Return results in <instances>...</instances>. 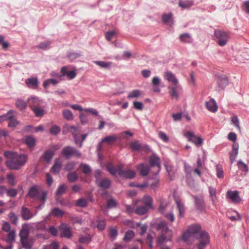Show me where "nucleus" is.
<instances>
[{
  "label": "nucleus",
  "mask_w": 249,
  "mask_h": 249,
  "mask_svg": "<svg viewBox=\"0 0 249 249\" xmlns=\"http://www.w3.org/2000/svg\"><path fill=\"white\" fill-rule=\"evenodd\" d=\"M150 170L153 169V174L157 175L160 171V159L155 155L150 157L149 159Z\"/></svg>",
  "instance_id": "7"
},
{
  "label": "nucleus",
  "mask_w": 249,
  "mask_h": 249,
  "mask_svg": "<svg viewBox=\"0 0 249 249\" xmlns=\"http://www.w3.org/2000/svg\"><path fill=\"white\" fill-rule=\"evenodd\" d=\"M60 235L61 237L69 238L71 237L72 233L70 227L66 224H62L60 227Z\"/></svg>",
  "instance_id": "12"
},
{
  "label": "nucleus",
  "mask_w": 249,
  "mask_h": 249,
  "mask_svg": "<svg viewBox=\"0 0 249 249\" xmlns=\"http://www.w3.org/2000/svg\"><path fill=\"white\" fill-rule=\"evenodd\" d=\"M134 236V233L132 231H127L125 234L124 237V240L125 241H129L131 238H132Z\"/></svg>",
  "instance_id": "54"
},
{
  "label": "nucleus",
  "mask_w": 249,
  "mask_h": 249,
  "mask_svg": "<svg viewBox=\"0 0 249 249\" xmlns=\"http://www.w3.org/2000/svg\"><path fill=\"white\" fill-rule=\"evenodd\" d=\"M217 83L220 88L224 89L228 85V80L226 76H224L219 78Z\"/></svg>",
  "instance_id": "39"
},
{
  "label": "nucleus",
  "mask_w": 249,
  "mask_h": 249,
  "mask_svg": "<svg viewBox=\"0 0 249 249\" xmlns=\"http://www.w3.org/2000/svg\"><path fill=\"white\" fill-rule=\"evenodd\" d=\"M14 113H12L11 114V118L8 119L9 121L8 126L9 127H16L18 124H19V122L18 121L14 115Z\"/></svg>",
  "instance_id": "37"
},
{
  "label": "nucleus",
  "mask_w": 249,
  "mask_h": 249,
  "mask_svg": "<svg viewBox=\"0 0 249 249\" xmlns=\"http://www.w3.org/2000/svg\"><path fill=\"white\" fill-rule=\"evenodd\" d=\"M75 162L74 161H70L67 163L65 166V169L67 171H70L74 169L75 166Z\"/></svg>",
  "instance_id": "59"
},
{
  "label": "nucleus",
  "mask_w": 249,
  "mask_h": 249,
  "mask_svg": "<svg viewBox=\"0 0 249 249\" xmlns=\"http://www.w3.org/2000/svg\"><path fill=\"white\" fill-rule=\"evenodd\" d=\"M8 217L13 224H16L17 223L18 218L14 213H10L8 214Z\"/></svg>",
  "instance_id": "51"
},
{
  "label": "nucleus",
  "mask_w": 249,
  "mask_h": 249,
  "mask_svg": "<svg viewBox=\"0 0 249 249\" xmlns=\"http://www.w3.org/2000/svg\"><path fill=\"white\" fill-rule=\"evenodd\" d=\"M200 230L201 227L198 225L190 226L182 235V239L189 244H192L197 239V249H204L210 243V236L205 231L200 232Z\"/></svg>",
  "instance_id": "1"
},
{
  "label": "nucleus",
  "mask_w": 249,
  "mask_h": 249,
  "mask_svg": "<svg viewBox=\"0 0 249 249\" xmlns=\"http://www.w3.org/2000/svg\"><path fill=\"white\" fill-rule=\"evenodd\" d=\"M7 179L8 183L10 185H13L16 184L15 178L12 174L7 175Z\"/></svg>",
  "instance_id": "61"
},
{
  "label": "nucleus",
  "mask_w": 249,
  "mask_h": 249,
  "mask_svg": "<svg viewBox=\"0 0 249 249\" xmlns=\"http://www.w3.org/2000/svg\"><path fill=\"white\" fill-rule=\"evenodd\" d=\"M12 113H16V112L14 111V110H10L8 111L7 112V113L0 116V123L2 122L3 121H6V120H8V119H10L11 118L10 115Z\"/></svg>",
  "instance_id": "43"
},
{
  "label": "nucleus",
  "mask_w": 249,
  "mask_h": 249,
  "mask_svg": "<svg viewBox=\"0 0 249 249\" xmlns=\"http://www.w3.org/2000/svg\"><path fill=\"white\" fill-rule=\"evenodd\" d=\"M210 195L211 197V199L213 202H214L216 197V190L215 189L210 187L209 188Z\"/></svg>",
  "instance_id": "52"
},
{
  "label": "nucleus",
  "mask_w": 249,
  "mask_h": 249,
  "mask_svg": "<svg viewBox=\"0 0 249 249\" xmlns=\"http://www.w3.org/2000/svg\"><path fill=\"white\" fill-rule=\"evenodd\" d=\"M148 210H149V209L144 205L140 206L135 209V212L137 214L143 215L146 213Z\"/></svg>",
  "instance_id": "34"
},
{
  "label": "nucleus",
  "mask_w": 249,
  "mask_h": 249,
  "mask_svg": "<svg viewBox=\"0 0 249 249\" xmlns=\"http://www.w3.org/2000/svg\"><path fill=\"white\" fill-rule=\"evenodd\" d=\"M117 140V137L116 135H109L105 137L102 139V142H104L108 145H111L115 142Z\"/></svg>",
  "instance_id": "28"
},
{
  "label": "nucleus",
  "mask_w": 249,
  "mask_h": 249,
  "mask_svg": "<svg viewBox=\"0 0 249 249\" xmlns=\"http://www.w3.org/2000/svg\"><path fill=\"white\" fill-rule=\"evenodd\" d=\"M35 215V213L34 214L32 213L29 209L25 207H22L21 209V215L24 220H29Z\"/></svg>",
  "instance_id": "18"
},
{
  "label": "nucleus",
  "mask_w": 249,
  "mask_h": 249,
  "mask_svg": "<svg viewBox=\"0 0 249 249\" xmlns=\"http://www.w3.org/2000/svg\"><path fill=\"white\" fill-rule=\"evenodd\" d=\"M62 153L65 157L67 159L73 156L78 158L81 156V154L79 151L71 146H66L63 148Z\"/></svg>",
  "instance_id": "6"
},
{
  "label": "nucleus",
  "mask_w": 249,
  "mask_h": 249,
  "mask_svg": "<svg viewBox=\"0 0 249 249\" xmlns=\"http://www.w3.org/2000/svg\"><path fill=\"white\" fill-rule=\"evenodd\" d=\"M137 202H141L149 209L152 208V199L148 195H145L141 200H138Z\"/></svg>",
  "instance_id": "20"
},
{
  "label": "nucleus",
  "mask_w": 249,
  "mask_h": 249,
  "mask_svg": "<svg viewBox=\"0 0 249 249\" xmlns=\"http://www.w3.org/2000/svg\"><path fill=\"white\" fill-rule=\"evenodd\" d=\"M58 83V81L53 78L48 79L45 81L43 83V87L45 88H47L49 85L52 84L53 85H56Z\"/></svg>",
  "instance_id": "46"
},
{
  "label": "nucleus",
  "mask_w": 249,
  "mask_h": 249,
  "mask_svg": "<svg viewBox=\"0 0 249 249\" xmlns=\"http://www.w3.org/2000/svg\"><path fill=\"white\" fill-rule=\"evenodd\" d=\"M88 202L87 199L81 198L76 200V204L80 207H85L87 205Z\"/></svg>",
  "instance_id": "49"
},
{
  "label": "nucleus",
  "mask_w": 249,
  "mask_h": 249,
  "mask_svg": "<svg viewBox=\"0 0 249 249\" xmlns=\"http://www.w3.org/2000/svg\"><path fill=\"white\" fill-rule=\"evenodd\" d=\"M184 136L188 138V141L194 143L197 146L201 145L203 143L202 139L200 137L196 136L193 132H187Z\"/></svg>",
  "instance_id": "10"
},
{
  "label": "nucleus",
  "mask_w": 249,
  "mask_h": 249,
  "mask_svg": "<svg viewBox=\"0 0 249 249\" xmlns=\"http://www.w3.org/2000/svg\"><path fill=\"white\" fill-rule=\"evenodd\" d=\"M26 86L30 89H36L38 87V81L37 77H32L25 80Z\"/></svg>",
  "instance_id": "15"
},
{
  "label": "nucleus",
  "mask_w": 249,
  "mask_h": 249,
  "mask_svg": "<svg viewBox=\"0 0 249 249\" xmlns=\"http://www.w3.org/2000/svg\"><path fill=\"white\" fill-rule=\"evenodd\" d=\"M164 79L171 83L173 85L178 84V81L175 75L171 71H167L164 73Z\"/></svg>",
  "instance_id": "14"
},
{
  "label": "nucleus",
  "mask_w": 249,
  "mask_h": 249,
  "mask_svg": "<svg viewBox=\"0 0 249 249\" xmlns=\"http://www.w3.org/2000/svg\"><path fill=\"white\" fill-rule=\"evenodd\" d=\"M133 106L136 109L139 110H142L143 107V105L141 102H134Z\"/></svg>",
  "instance_id": "62"
},
{
  "label": "nucleus",
  "mask_w": 249,
  "mask_h": 249,
  "mask_svg": "<svg viewBox=\"0 0 249 249\" xmlns=\"http://www.w3.org/2000/svg\"><path fill=\"white\" fill-rule=\"evenodd\" d=\"M66 185L65 184H62L59 186L56 191L57 195H61L65 193L66 189Z\"/></svg>",
  "instance_id": "56"
},
{
  "label": "nucleus",
  "mask_w": 249,
  "mask_h": 249,
  "mask_svg": "<svg viewBox=\"0 0 249 249\" xmlns=\"http://www.w3.org/2000/svg\"><path fill=\"white\" fill-rule=\"evenodd\" d=\"M45 107L41 104L37 107L33 108L32 110L35 114L36 116L38 117H42L45 113Z\"/></svg>",
  "instance_id": "21"
},
{
  "label": "nucleus",
  "mask_w": 249,
  "mask_h": 249,
  "mask_svg": "<svg viewBox=\"0 0 249 249\" xmlns=\"http://www.w3.org/2000/svg\"><path fill=\"white\" fill-rule=\"evenodd\" d=\"M169 207V205L167 202L165 200H162L160 202V206L159 208V211L162 214H165L166 210Z\"/></svg>",
  "instance_id": "32"
},
{
  "label": "nucleus",
  "mask_w": 249,
  "mask_h": 249,
  "mask_svg": "<svg viewBox=\"0 0 249 249\" xmlns=\"http://www.w3.org/2000/svg\"><path fill=\"white\" fill-rule=\"evenodd\" d=\"M177 208L178 211V216L181 218L183 216L185 212L184 205L179 201H177Z\"/></svg>",
  "instance_id": "38"
},
{
  "label": "nucleus",
  "mask_w": 249,
  "mask_h": 249,
  "mask_svg": "<svg viewBox=\"0 0 249 249\" xmlns=\"http://www.w3.org/2000/svg\"><path fill=\"white\" fill-rule=\"evenodd\" d=\"M93 63L103 69H108L111 68L112 63L111 62L103 61H94Z\"/></svg>",
  "instance_id": "27"
},
{
  "label": "nucleus",
  "mask_w": 249,
  "mask_h": 249,
  "mask_svg": "<svg viewBox=\"0 0 249 249\" xmlns=\"http://www.w3.org/2000/svg\"><path fill=\"white\" fill-rule=\"evenodd\" d=\"M106 225V221L103 218L99 217L97 220V227L100 230H104Z\"/></svg>",
  "instance_id": "41"
},
{
  "label": "nucleus",
  "mask_w": 249,
  "mask_h": 249,
  "mask_svg": "<svg viewBox=\"0 0 249 249\" xmlns=\"http://www.w3.org/2000/svg\"><path fill=\"white\" fill-rule=\"evenodd\" d=\"M206 108L211 112H215L218 109V106L215 101L213 99H211L209 101L206 102Z\"/></svg>",
  "instance_id": "17"
},
{
  "label": "nucleus",
  "mask_w": 249,
  "mask_h": 249,
  "mask_svg": "<svg viewBox=\"0 0 249 249\" xmlns=\"http://www.w3.org/2000/svg\"><path fill=\"white\" fill-rule=\"evenodd\" d=\"M25 141L27 145L30 147L33 146L36 143L35 139L32 136L27 137L25 138Z\"/></svg>",
  "instance_id": "44"
},
{
  "label": "nucleus",
  "mask_w": 249,
  "mask_h": 249,
  "mask_svg": "<svg viewBox=\"0 0 249 249\" xmlns=\"http://www.w3.org/2000/svg\"><path fill=\"white\" fill-rule=\"evenodd\" d=\"M80 167L82 168L83 172L86 174H88L91 172V168L86 164H81Z\"/></svg>",
  "instance_id": "55"
},
{
  "label": "nucleus",
  "mask_w": 249,
  "mask_h": 249,
  "mask_svg": "<svg viewBox=\"0 0 249 249\" xmlns=\"http://www.w3.org/2000/svg\"><path fill=\"white\" fill-rule=\"evenodd\" d=\"M4 156L10 159L6 162V165L11 169H20L25 164L27 160V156L25 154H20L18 156L15 152L5 151Z\"/></svg>",
  "instance_id": "2"
},
{
  "label": "nucleus",
  "mask_w": 249,
  "mask_h": 249,
  "mask_svg": "<svg viewBox=\"0 0 249 249\" xmlns=\"http://www.w3.org/2000/svg\"><path fill=\"white\" fill-rule=\"evenodd\" d=\"M15 231L14 230H12L10 231H9V233L7 237V240L10 242H12L15 241Z\"/></svg>",
  "instance_id": "48"
},
{
  "label": "nucleus",
  "mask_w": 249,
  "mask_h": 249,
  "mask_svg": "<svg viewBox=\"0 0 249 249\" xmlns=\"http://www.w3.org/2000/svg\"><path fill=\"white\" fill-rule=\"evenodd\" d=\"M117 204L116 201L111 198L107 200V207L108 208H113L117 206Z\"/></svg>",
  "instance_id": "53"
},
{
  "label": "nucleus",
  "mask_w": 249,
  "mask_h": 249,
  "mask_svg": "<svg viewBox=\"0 0 249 249\" xmlns=\"http://www.w3.org/2000/svg\"><path fill=\"white\" fill-rule=\"evenodd\" d=\"M62 114L63 117L68 121L72 120L73 115L71 111L69 109H64L63 110Z\"/></svg>",
  "instance_id": "36"
},
{
  "label": "nucleus",
  "mask_w": 249,
  "mask_h": 249,
  "mask_svg": "<svg viewBox=\"0 0 249 249\" xmlns=\"http://www.w3.org/2000/svg\"><path fill=\"white\" fill-rule=\"evenodd\" d=\"M90 237L89 235H86L85 236H81L79 238V242L81 243H88L90 241Z\"/></svg>",
  "instance_id": "58"
},
{
  "label": "nucleus",
  "mask_w": 249,
  "mask_h": 249,
  "mask_svg": "<svg viewBox=\"0 0 249 249\" xmlns=\"http://www.w3.org/2000/svg\"><path fill=\"white\" fill-rule=\"evenodd\" d=\"M228 197L231 201L235 203H239L241 201V198L239 196V192L237 191H228L227 193Z\"/></svg>",
  "instance_id": "13"
},
{
  "label": "nucleus",
  "mask_w": 249,
  "mask_h": 249,
  "mask_svg": "<svg viewBox=\"0 0 249 249\" xmlns=\"http://www.w3.org/2000/svg\"><path fill=\"white\" fill-rule=\"evenodd\" d=\"M60 131V128L57 125H53L50 128V133L52 135H56Z\"/></svg>",
  "instance_id": "57"
},
{
  "label": "nucleus",
  "mask_w": 249,
  "mask_h": 249,
  "mask_svg": "<svg viewBox=\"0 0 249 249\" xmlns=\"http://www.w3.org/2000/svg\"><path fill=\"white\" fill-rule=\"evenodd\" d=\"M170 89L169 93L172 98L177 100L178 98V92L180 89V86L178 84L173 85L169 88Z\"/></svg>",
  "instance_id": "16"
},
{
  "label": "nucleus",
  "mask_w": 249,
  "mask_h": 249,
  "mask_svg": "<svg viewBox=\"0 0 249 249\" xmlns=\"http://www.w3.org/2000/svg\"><path fill=\"white\" fill-rule=\"evenodd\" d=\"M53 155L54 152L52 150H48L44 153L41 158L43 159L47 162L49 163Z\"/></svg>",
  "instance_id": "26"
},
{
  "label": "nucleus",
  "mask_w": 249,
  "mask_h": 249,
  "mask_svg": "<svg viewBox=\"0 0 249 249\" xmlns=\"http://www.w3.org/2000/svg\"><path fill=\"white\" fill-rule=\"evenodd\" d=\"M68 130L73 135L75 144H78L79 142V138L77 136L79 133L78 128L74 126H70L68 128Z\"/></svg>",
  "instance_id": "25"
},
{
  "label": "nucleus",
  "mask_w": 249,
  "mask_h": 249,
  "mask_svg": "<svg viewBox=\"0 0 249 249\" xmlns=\"http://www.w3.org/2000/svg\"><path fill=\"white\" fill-rule=\"evenodd\" d=\"M123 166L120 164L118 166V174L121 177L131 179L136 176V173L134 171L130 169L123 170Z\"/></svg>",
  "instance_id": "8"
},
{
  "label": "nucleus",
  "mask_w": 249,
  "mask_h": 249,
  "mask_svg": "<svg viewBox=\"0 0 249 249\" xmlns=\"http://www.w3.org/2000/svg\"><path fill=\"white\" fill-rule=\"evenodd\" d=\"M142 94V91L139 89L133 90L129 92L127 97L129 99L138 98Z\"/></svg>",
  "instance_id": "31"
},
{
  "label": "nucleus",
  "mask_w": 249,
  "mask_h": 249,
  "mask_svg": "<svg viewBox=\"0 0 249 249\" xmlns=\"http://www.w3.org/2000/svg\"><path fill=\"white\" fill-rule=\"evenodd\" d=\"M137 201L135 203H134L131 205H126V211L128 213H132L135 211V205L137 203Z\"/></svg>",
  "instance_id": "64"
},
{
  "label": "nucleus",
  "mask_w": 249,
  "mask_h": 249,
  "mask_svg": "<svg viewBox=\"0 0 249 249\" xmlns=\"http://www.w3.org/2000/svg\"><path fill=\"white\" fill-rule=\"evenodd\" d=\"M68 179L70 182H74L78 178L77 174L75 172H71L68 174Z\"/></svg>",
  "instance_id": "47"
},
{
  "label": "nucleus",
  "mask_w": 249,
  "mask_h": 249,
  "mask_svg": "<svg viewBox=\"0 0 249 249\" xmlns=\"http://www.w3.org/2000/svg\"><path fill=\"white\" fill-rule=\"evenodd\" d=\"M62 167V161L60 159H56L54 163L51 168V171L54 174H58Z\"/></svg>",
  "instance_id": "24"
},
{
  "label": "nucleus",
  "mask_w": 249,
  "mask_h": 249,
  "mask_svg": "<svg viewBox=\"0 0 249 249\" xmlns=\"http://www.w3.org/2000/svg\"><path fill=\"white\" fill-rule=\"evenodd\" d=\"M178 5L179 6L181 7L182 9H185L192 6L193 5V2L188 0L184 1L179 0Z\"/></svg>",
  "instance_id": "40"
},
{
  "label": "nucleus",
  "mask_w": 249,
  "mask_h": 249,
  "mask_svg": "<svg viewBox=\"0 0 249 249\" xmlns=\"http://www.w3.org/2000/svg\"><path fill=\"white\" fill-rule=\"evenodd\" d=\"M130 226L132 228H139L140 233L141 235L145 233L147 229V226L146 224H141L140 223L136 222L132 223Z\"/></svg>",
  "instance_id": "23"
},
{
  "label": "nucleus",
  "mask_w": 249,
  "mask_h": 249,
  "mask_svg": "<svg viewBox=\"0 0 249 249\" xmlns=\"http://www.w3.org/2000/svg\"><path fill=\"white\" fill-rule=\"evenodd\" d=\"M15 105L16 106L21 110H23L27 107V103L20 99H18L16 101Z\"/></svg>",
  "instance_id": "30"
},
{
  "label": "nucleus",
  "mask_w": 249,
  "mask_h": 249,
  "mask_svg": "<svg viewBox=\"0 0 249 249\" xmlns=\"http://www.w3.org/2000/svg\"><path fill=\"white\" fill-rule=\"evenodd\" d=\"M215 35L216 38V42L220 46H225L229 39L228 35L225 32L221 30L215 31Z\"/></svg>",
  "instance_id": "5"
},
{
  "label": "nucleus",
  "mask_w": 249,
  "mask_h": 249,
  "mask_svg": "<svg viewBox=\"0 0 249 249\" xmlns=\"http://www.w3.org/2000/svg\"><path fill=\"white\" fill-rule=\"evenodd\" d=\"M64 214V212L58 208H54L52 210L50 215L54 217H62Z\"/></svg>",
  "instance_id": "33"
},
{
  "label": "nucleus",
  "mask_w": 249,
  "mask_h": 249,
  "mask_svg": "<svg viewBox=\"0 0 249 249\" xmlns=\"http://www.w3.org/2000/svg\"><path fill=\"white\" fill-rule=\"evenodd\" d=\"M29 235V231L28 230L26 229H22L19 232V236L20 238V241L27 239Z\"/></svg>",
  "instance_id": "45"
},
{
  "label": "nucleus",
  "mask_w": 249,
  "mask_h": 249,
  "mask_svg": "<svg viewBox=\"0 0 249 249\" xmlns=\"http://www.w3.org/2000/svg\"><path fill=\"white\" fill-rule=\"evenodd\" d=\"M27 195L30 198L43 200V201L47 198V192L45 191H39L36 186L30 187Z\"/></svg>",
  "instance_id": "4"
},
{
  "label": "nucleus",
  "mask_w": 249,
  "mask_h": 249,
  "mask_svg": "<svg viewBox=\"0 0 249 249\" xmlns=\"http://www.w3.org/2000/svg\"><path fill=\"white\" fill-rule=\"evenodd\" d=\"M130 147L133 151H144L146 152H148L150 151V149L147 145L142 144L137 140L132 141L130 143Z\"/></svg>",
  "instance_id": "9"
},
{
  "label": "nucleus",
  "mask_w": 249,
  "mask_h": 249,
  "mask_svg": "<svg viewBox=\"0 0 249 249\" xmlns=\"http://www.w3.org/2000/svg\"><path fill=\"white\" fill-rule=\"evenodd\" d=\"M107 169L112 175H115L118 173V168L116 169L111 163H109L107 165Z\"/></svg>",
  "instance_id": "50"
},
{
  "label": "nucleus",
  "mask_w": 249,
  "mask_h": 249,
  "mask_svg": "<svg viewBox=\"0 0 249 249\" xmlns=\"http://www.w3.org/2000/svg\"><path fill=\"white\" fill-rule=\"evenodd\" d=\"M21 243L25 249H31L32 245L28 241L27 239L21 241Z\"/></svg>",
  "instance_id": "63"
},
{
  "label": "nucleus",
  "mask_w": 249,
  "mask_h": 249,
  "mask_svg": "<svg viewBox=\"0 0 249 249\" xmlns=\"http://www.w3.org/2000/svg\"><path fill=\"white\" fill-rule=\"evenodd\" d=\"M137 168L139 171L140 174L142 176H147L150 171L149 167L147 165L143 164V163H141L138 165Z\"/></svg>",
  "instance_id": "22"
},
{
  "label": "nucleus",
  "mask_w": 249,
  "mask_h": 249,
  "mask_svg": "<svg viewBox=\"0 0 249 249\" xmlns=\"http://www.w3.org/2000/svg\"><path fill=\"white\" fill-rule=\"evenodd\" d=\"M27 103L31 109L42 104V101L35 96H31L27 99Z\"/></svg>",
  "instance_id": "11"
},
{
  "label": "nucleus",
  "mask_w": 249,
  "mask_h": 249,
  "mask_svg": "<svg viewBox=\"0 0 249 249\" xmlns=\"http://www.w3.org/2000/svg\"><path fill=\"white\" fill-rule=\"evenodd\" d=\"M111 184L110 181L107 178L102 179L99 182V186L103 189H106L108 188Z\"/></svg>",
  "instance_id": "35"
},
{
  "label": "nucleus",
  "mask_w": 249,
  "mask_h": 249,
  "mask_svg": "<svg viewBox=\"0 0 249 249\" xmlns=\"http://www.w3.org/2000/svg\"><path fill=\"white\" fill-rule=\"evenodd\" d=\"M239 146L238 144L234 143L232 145V151L230 154V159L232 163L235 160L238 153Z\"/></svg>",
  "instance_id": "19"
},
{
  "label": "nucleus",
  "mask_w": 249,
  "mask_h": 249,
  "mask_svg": "<svg viewBox=\"0 0 249 249\" xmlns=\"http://www.w3.org/2000/svg\"><path fill=\"white\" fill-rule=\"evenodd\" d=\"M156 229L160 234L158 241L162 243L165 241H171L173 236V231L170 230L166 222L161 221L157 225Z\"/></svg>",
  "instance_id": "3"
},
{
  "label": "nucleus",
  "mask_w": 249,
  "mask_h": 249,
  "mask_svg": "<svg viewBox=\"0 0 249 249\" xmlns=\"http://www.w3.org/2000/svg\"><path fill=\"white\" fill-rule=\"evenodd\" d=\"M180 41L184 43H189L192 41V37L190 34L184 33L179 36Z\"/></svg>",
  "instance_id": "29"
},
{
  "label": "nucleus",
  "mask_w": 249,
  "mask_h": 249,
  "mask_svg": "<svg viewBox=\"0 0 249 249\" xmlns=\"http://www.w3.org/2000/svg\"><path fill=\"white\" fill-rule=\"evenodd\" d=\"M159 137L165 142H168L169 141V138L167 135L163 132L160 131L158 133Z\"/></svg>",
  "instance_id": "60"
},
{
  "label": "nucleus",
  "mask_w": 249,
  "mask_h": 249,
  "mask_svg": "<svg viewBox=\"0 0 249 249\" xmlns=\"http://www.w3.org/2000/svg\"><path fill=\"white\" fill-rule=\"evenodd\" d=\"M165 168L168 174V176L171 180L173 179L175 174V170L173 167L169 164H165Z\"/></svg>",
  "instance_id": "42"
}]
</instances>
